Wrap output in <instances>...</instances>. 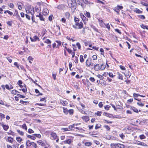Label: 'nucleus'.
<instances>
[{"label": "nucleus", "mask_w": 148, "mask_h": 148, "mask_svg": "<svg viewBox=\"0 0 148 148\" xmlns=\"http://www.w3.org/2000/svg\"><path fill=\"white\" fill-rule=\"evenodd\" d=\"M106 65L103 64H97L95 65V70L96 71H98L100 70H103L105 69L106 68Z\"/></svg>", "instance_id": "f257e3e1"}, {"label": "nucleus", "mask_w": 148, "mask_h": 148, "mask_svg": "<svg viewBox=\"0 0 148 148\" xmlns=\"http://www.w3.org/2000/svg\"><path fill=\"white\" fill-rule=\"evenodd\" d=\"M68 5L70 8H76V3L75 1L69 0L68 1Z\"/></svg>", "instance_id": "f03ea898"}, {"label": "nucleus", "mask_w": 148, "mask_h": 148, "mask_svg": "<svg viewBox=\"0 0 148 148\" xmlns=\"http://www.w3.org/2000/svg\"><path fill=\"white\" fill-rule=\"evenodd\" d=\"M123 7L122 6L118 5L116 7L114 8L113 10L119 14L120 12V9H122Z\"/></svg>", "instance_id": "7ed1b4c3"}, {"label": "nucleus", "mask_w": 148, "mask_h": 148, "mask_svg": "<svg viewBox=\"0 0 148 148\" xmlns=\"http://www.w3.org/2000/svg\"><path fill=\"white\" fill-rule=\"evenodd\" d=\"M112 144L119 148H125V146L124 145L118 143H112Z\"/></svg>", "instance_id": "20e7f679"}, {"label": "nucleus", "mask_w": 148, "mask_h": 148, "mask_svg": "<svg viewBox=\"0 0 148 148\" xmlns=\"http://www.w3.org/2000/svg\"><path fill=\"white\" fill-rule=\"evenodd\" d=\"M51 139L52 140H55L58 136L54 132H52L51 134Z\"/></svg>", "instance_id": "39448f33"}, {"label": "nucleus", "mask_w": 148, "mask_h": 148, "mask_svg": "<svg viewBox=\"0 0 148 148\" xmlns=\"http://www.w3.org/2000/svg\"><path fill=\"white\" fill-rule=\"evenodd\" d=\"M36 17H39L41 21H45V18L43 17V15L41 14L40 13L36 15Z\"/></svg>", "instance_id": "423d86ee"}, {"label": "nucleus", "mask_w": 148, "mask_h": 148, "mask_svg": "<svg viewBox=\"0 0 148 148\" xmlns=\"http://www.w3.org/2000/svg\"><path fill=\"white\" fill-rule=\"evenodd\" d=\"M91 58H88L86 60V65L87 67H88L90 66V65L91 62Z\"/></svg>", "instance_id": "0eeeda50"}, {"label": "nucleus", "mask_w": 148, "mask_h": 148, "mask_svg": "<svg viewBox=\"0 0 148 148\" xmlns=\"http://www.w3.org/2000/svg\"><path fill=\"white\" fill-rule=\"evenodd\" d=\"M16 16L17 18H18L19 21H21V18L20 17L19 15L18 14V12L17 11L15 10V12L13 14V16Z\"/></svg>", "instance_id": "6e6552de"}, {"label": "nucleus", "mask_w": 148, "mask_h": 148, "mask_svg": "<svg viewBox=\"0 0 148 148\" xmlns=\"http://www.w3.org/2000/svg\"><path fill=\"white\" fill-rule=\"evenodd\" d=\"M76 25H77L78 26V29H81L83 27V23L80 22L79 23H76L75 24Z\"/></svg>", "instance_id": "1a4fd4ad"}, {"label": "nucleus", "mask_w": 148, "mask_h": 148, "mask_svg": "<svg viewBox=\"0 0 148 148\" xmlns=\"http://www.w3.org/2000/svg\"><path fill=\"white\" fill-rule=\"evenodd\" d=\"M49 12V11L47 8H45L43 10L42 14L44 15L45 16L48 14Z\"/></svg>", "instance_id": "9d476101"}, {"label": "nucleus", "mask_w": 148, "mask_h": 148, "mask_svg": "<svg viewBox=\"0 0 148 148\" xmlns=\"http://www.w3.org/2000/svg\"><path fill=\"white\" fill-rule=\"evenodd\" d=\"M30 39L32 42H34L37 40H39V38H38L37 36H34L33 38L30 37Z\"/></svg>", "instance_id": "9b49d317"}, {"label": "nucleus", "mask_w": 148, "mask_h": 148, "mask_svg": "<svg viewBox=\"0 0 148 148\" xmlns=\"http://www.w3.org/2000/svg\"><path fill=\"white\" fill-rule=\"evenodd\" d=\"M82 118L86 122H87L89 120V117L88 116H82Z\"/></svg>", "instance_id": "f8f14e48"}, {"label": "nucleus", "mask_w": 148, "mask_h": 148, "mask_svg": "<svg viewBox=\"0 0 148 148\" xmlns=\"http://www.w3.org/2000/svg\"><path fill=\"white\" fill-rule=\"evenodd\" d=\"M37 143L40 145L42 146H45V143L41 140H39L37 141Z\"/></svg>", "instance_id": "ddd939ff"}, {"label": "nucleus", "mask_w": 148, "mask_h": 148, "mask_svg": "<svg viewBox=\"0 0 148 148\" xmlns=\"http://www.w3.org/2000/svg\"><path fill=\"white\" fill-rule=\"evenodd\" d=\"M1 125L3 127L4 130L5 131H7L9 128V126L8 125H5L3 123L1 124Z\"/></svg>", "instance_id": "4468645a"}, {"label": "nucleus", "mask_w": 148, "mask_h": 148, "mask_svg": "<svg viewBox=\"0 0 148 148\" xmlns=\"http://www.w3.org/2000/svg\"><path fill=\"white\" fill-rule=\"evenodd\" d=\"M73 141L71 139H68L66 140H65L64 143L65 144H70L72 143Z\"/></svg>", "instance_id": "2eb2a0df"}, {"label": "nucleus", "mask_w": 148, "mask_h": 148, "mask_svg": "<svg viewBox=\"0 0 148 148\" xmlns=\"http://www.w3.org/2000/svg\"><path fill=\"white\" fill-rule=\"evenodd\" d=\"M134 11L138 14H142L143 12L140 10L138 8H135L134 10Z\"/></svg>", "instance_id": "dca6fc26"}, {"label": "nucleus", "mask_w": 148, "mask_h": 148, "mask_svg": "<svg viewBox=\"0 0 148 148\" xmlns=\"http://www.w3.org/2000/svg\"><path fill=\"white\" fill-rule=\"evenodd\" d=\"M60 101L61 103L62 104L63 106H66L68 104V103L66 101H64L62 100H60Z\"/></svg>", "instance_id": "f3484780"}, {"label": "nucleus", "mask_w": 148, "mask_h": 148, "mask_svg": "<svg viewBox=\"0 0 148 148\" xmlns=\"http://www.w3.org/2000/svg\"><path fill=\"white\" fill-rule=\"evenodd\" d=\"M84 14L88 18H90V14L89 12L85 11L84 12Z\"/></svg>", "instance_id": "a211bd4d"}, {"label": "nucleus", "mask_w": 148, "mask_h": 148, "mask_svg": "<svg viewBox=\"0 0 148 148\" xmlns=\"http://www.w3.org/2000/svg\"><path fill=\"white\" fill-rule=\"evenodd\" d=\"M8 140L9 142L12 143L13 142V139L10 137H8Z\"/></svg>", "instance_id": "6ab92c4d"}, {"label": "nucleus", "mask_w": 148, "mask_h": 148, "mask_svg": "<svg viewBox=\"0 0 148 148\" xmlns=\"http://www.w3.org/2000/svg\"><path fill=\"white\" fill-rule=\"evenodd\" d=\"M92 144V143L90 142H86L84 143L85 146L89 147Z\"/></svg>", "instance_id": "aec40b11"}, {"label": "nucleus", "mask_w": 148, "mask_h": 148, "mask_svg": "<svg viewBox=\"0 0 148 148\" xmlns=\"http://www.w3.org/2000/svg\"><path fill=\"white\" fill-rule=\"evenodd\" d=\"M33 59L34 58L31 56H29L27 59L29 61V62L30 64H32V63L31 61H32Z\"/></svg>", "instance_id": "412c9836"}, {"label": "nucleus", "mask_w": 148, "mask_h": 148, "mask_svg": "<svg viewBox=\"0 0 148 148\" xmlns=\"http://www.w3.org/2000/svg\"><path fill=\"white\" fill-rule=\"evenodd\" d=\"M27 137L28 138H31V139L33 140H34L36 139L35 137L34 136V135H33L32 136H31V135H28L27 136Z\"/></svg>", "instance_id": "4be33fe9"}, {"label": "nucleus", "mask_w": 148, "mask_h": 148, "mask_svg": "<svg viewBox=\"0 0 148 148\" xmlns=\"http://www.w3.org/2000/svg\"><path fill=\"white\" fill-rule=\"evenodd\" d=\"M32 142H30L29 140H28L26 142V145L27 147H30L31 146Z\"/></svg>", "instance_id": "5701e85b"}, {"label": "nucleus", "mask_w": 148, "mask_h": 148, "mask_svg": "<svg viewBox=\"0 0 148 148\" xmlns=\"http://www.w3.org/2000/svg\"><path fill=\"white\" fill-rule=\"evenodd\" d=\"M77 1L78 4L82 6L83 3L84 2L83 0H77Z\"/></svg>", "instance_id": "b1692460"}, {"label": "nucleus", "mask_w": 148, "mask_h": 148, "mask_svg": "<svg viewBox=\"0 0 148 148\" xmlns=\"http://www.w3.org/2000/svg\"><path fill=\"white\" fill-rule=\"evenodd\" d=\"M95 65L93 63H91L90 65V66L89 67H90L92 69L94 68L95 70Z\"/></svg>", "instance_id": "393cba45"}, {"label": "nucleus", "mask_w": 148, "mask_h": 148, "mask_svg": "<svg viewBox=\"0 0 148 148\" xmlns=\"http://www.w3.org/2000/svg\"><path fill=\"white\" fill-rule=\"evenodd\" d=\"M140 27L141 28L143 29H146L148 30V26L145 25L143 24H141L140 25Z\"/></svg>", "instance_id": "a878e982"}, {"label": "nucleus", "mask_w": 148, "mask_h": 148, "mask_svg": "<svg viewBox=\"0 0 148 148\" xmlns=\"http://www.w3.org/2000/svg\"><path fill=\"white\" fill-rule=\"evenodd\" d=\"M11 93L12 94L16 95L17 93L19 92L16 90H14L12 91Z\"/></svg>", "instance_id": "bb28decb"}, {"label": "nucleus", "mask_w": 148, "mask_h": 148, "mask_svg": "<svg viewBox=\"0 0 148 148\" xmlns=\"http://www.w3.org/2000/svg\"><path fill=\"white\" fill-rule=\"evenodd\" d=\"M17 131L20 135L21 136H23V135L24 133L23 132L18 130H17Z\"/></svg>", "instance_id": "cd10ccee"}, {"label": "nucleus", "mask_w": 148, "mask_h": 148, "mask_svg": "<svg viewBox=\"0 0 148 148\" xmlns=\"http://www.w3.org/2000/svg\"><path fill=\"white\" fill-rule=\"evenodd\" d=\"M140 3L143 5L144 6H145L146 7H148V4L146 3H145L143 2V1H141L140 2Z\"/></svg>", "instance_id": "c85d7f7f"}, {"label": "nucleus", "mask_w": 148, "mask_h": 148, "mask_svg": "<svg viewBox=\"0 0 148 148\" xmlns=\"http://www.w3.org/2000/svg\"><path fill=\"white\" fill-rule=\"evenodd\" d=\"M80 61L82 63L84 62L83 56L82 55H81L80 56Z\"/></svg>", "instance_id": "c756f323"}, {"label": "nucleus", "mask_w": 148, "mask_h": 148, "mask_svg": "<svg viewBox=\"0 0 148 148\" xmlns=\"http://www.w3.org/2000/svg\"><path fill=\"white\" fill-rule=\"evenodd\" d=\"M102 113V112L101 111H98L97 112V113H95V114H96L98 116H100Z\"/></svg>", "instance_id": "7c9ffc66"}, {"label": "nucleus", "mask_w": 148, "mask_h": 148, "mask_svg": "<svg viewBox=\"0 0 148 148\" xmlns=\"http://www.w3.org/2000/svg\"><path fill=\"white\" fill-rule=\"evenodd\" d=\"M110 107V106L108 105H106L105 106H104V108L105 110H108L109 109V108Z\"/></svg>", "instance_id": "2f4dec72"}, {"label": "nucleus", "mask_w": 148, "mask_h": 148, "mask_svg": "<svg viewBox=\"0 0 148 148\" xmlns=\"http://www.w3.org/2000/svg\"><path fill=\"white\" fill-rule=\"evenodd\" d=\"M31 146H33V147H34L35 148H36V147H37L36 144V143H35L33 142H32Z\"/></svg>", "instance_id": "473e14b6"}, {"label": "nucleus", "mask_w": 148, "mask_h": 148, "mask_svg": "<svg viewBox=\"0 0 148 148\" xmlns=\"http://www.w3.org/2000/svg\"><path fill=\"white\" fill-rule=\"evenodd\" d=\"M16 140L19 143L21 142L22 141V138L19 137H16Z\"/></svg>", "instance_id": "72a5a7b5"}, {"label": "nucleus", "mask_w": 148, "mask_h": 148, "mask_svg": "<svg viewBox=\"0 0 148 148\" xmlns=\"http://www.w3.org/2000/svg\"><path fill=\"white\" fill-rule=\"evenodd\" d=\"M138 17L142 19H144L145 18V17L143 15H139Z\"/></svg>", "instance_id": "f704fd0d"}, {"label": "nucleus", "mask_w": 148, "mask_h": 148, "mask_svg": "<svg viewBox=\"0 0 148 148\" xmlns=\"http://www.w3.org/2000/svg\"><path fill=\"white\" fill-rule=\"evenodd\" d=\"M70 16V14L68 12H66L65 13V16L67 18H69Z\"/></svg>", "instance_id": "c9c22d12"}, {"label": "nucleus", "mask_w": 148, "mask_h": 148, "mask_svg": "<svg viewBox=\"0 0 148 148\" xmlns=\"http://www.w3.org/2000/svg\"><path fill=\"white\" fill-rule=\"evenodd\" d=\"M44 42L47 44H51V42L49 40L47 39L44 41Z\"/></svg>", "instance_id": "e433bc0d"}, {"label": "nucleus", "mask_w": 148, "mask_h": 148, "mask_svg": "<svg viewBox=\"0 0 148 148\" xmlns=\"http://www.w3.org/2000/svg\"><path fill=\"white\" fill-rule=\"evenodd\" d=\"M132 109L134 112H135L136 113L138 112V109L136 108L135 107H132Z\"/></svg>", "instance_id": "4c0bfd02"}, {"label": "nucleus", "mask_w": 148, "mask_h": 148, "mask_svg": "<svg viewBox=\"0 0 148 148\" xmlns=\"http://www.w3.org/2000/svg\"><path fill=\"white\" fill-rule=\"evenodd\" d=\"M33 135L35 137H36L38 138H40L41 137V135L39 134H33Z\"/></svg>", "instance_id": "58836bf2"}, {"label": "nucleus", "mask_w": 148, "mask_h": 148, "mask_svg": "<svg viewBox=\"0 0 148 148\" xmlns=\"http://www.w3.org/2000/svg\"><path fill=\"white\" fill-rule=\"evenodd\" d=\"M24 85H25V88H22V89H21V90L24 92H27V89L26 88V86L24 84Z\"/></svg>", "instance_id": "ea45409f"}, {"label": "nucleus", "mask_w": 148, "mask_h": 148, "mask_svg": "<svg viewBox=\"0 0 148 148\" xmlns=\"http://www.w3.org/2000/svg\"><path fill=\"white\" fill-rule=\"evenodd\" d=\"M63 112H64L65 114H67L68 113V111L66 109H65V108H64V107H63Z\"/></svg>", "instance_id": "a19ab883"}, {"label": "nucleus", "mask_w": 148, "mask_h": 148, "mask_svg": "<svg viewBox=\"0 0 148 148\" xmlns=\"http://www.w3.org/2000/svg\"><path fill=\"white\" fill-rule=\"evenodd\" d=\"M5 116L4 114L1 113V120H2V119H3L5 118Z\"/></svg>", "instance_id": "79ce46f5"}, {"label": "nucleus", "mask_w": 148, "mask_h": 148, "mask_svg": "<svg viewBox=\"0 0 148 148\" xmlns=\"http://www.w3.org/2000/svg\"><path fill=\"white\" fill-rule=\"evenodd\" d=\"M104 25L106 26V27L108 29H110V27L109 24L108 23L104 24Z\"/></svg>", "instance_id": "37998d69"}, {"label": "nucleus", "mask_w": 148, "mask_h": 148, "mask_svg": "<svg viewBox=\"0 0 148 148\" xmlns=\"http://www.w3.org/2000/svg\"><path fill=\"white\" fill-rule=\"evenodd\" d=\"M75 125V124H73L72 125L70 126L69 127V129H70L71 130L73 128H75V127L74 126Z\"/></svg>", "instance_id": "c03bdc74"}, {"label": "nucleus", "mask_w": 148, "mask_h": 148, "mask_svg": "<svg viewBox=\"0 0 148 148\" xmlns=\"http://www.w3.org/2000/svg\"><path fill=\"white\" fill-rule=\"evenodd\" d=\"M28 132L29 133L31 134L34 133V131L32 129H28Z\"/></svg>", "instance_id": "a18cd8bd"}, {"label": "nucleus", "mask_w": 148, "mask_h": 148, "mask_svg": "<svg viewBox=\"0 0 148 148\" xmlns=\"http://www.w3.org/2000/svg\"><path fill=\"white\" fill-rule=\"evenodd\" d=\"M110 146L111 148H119V147L112 144V143L110 144Z\"/></svg>", "instance_id": "49530a36"}, {"label": "nucleus", "mask_w": 148, "mask_h": 148, "mask_svg": "<svg viewBox=\"0 0 148 148\" xmlns=\"http://www.w3.org/2000/svg\"><path fill=\"white\" fill-rule=\"evenodd\" d=\"M140 138L141 139H144L146 137L143 134H142L140 136Z\"/></svg>", "instance_id": "de8ad7c7"}, {"label": "nucleus", "mask_w": 148, "mask_h": 148, "mask_svg": "<svg viewBox=\"0 0 148 148\" xmlns=\"http://www.w3.org/2000/svg\"><path fill=\"white\" fill-rule=\"evenodd\" d=\"M75 22L76 23H78L79 21V19L77 17H75L74 18Z\"/></svg>", "instance_id": "09e8293b"}, {"label": "nucleus", "mask_w": 148, "mask_h": 148, "mask_svg": "<svg viewBox=\"0 0 148 148\" xmlns=\"http://www.w3.org/2000/svg\"><path fill=\"white\" fill-rule=\"evenodd\" d=\"M118 78H119L120 79H123V76L121 74H118Z\"/></svg>", "instance_id": "8fccbe9b"}, {"label": "nucleus", "mask_w": 148, "mask_h": 148, "mask_svg": "<svg viewBox=\"0 0 148 148\" xmlns=\"http://www.w3.org/2000/svg\"><path fill=\"white\" fill-rule=\"evenodd\" d=\"M89 80L91 82H93L95 81V79L94 78L92 77H90L89 78Z\"/></svg>", "instance_id": "3c124183"}, {"label": "nucleus", "mask_w": 148, "mask_h": 148, "mask_svg": "<svg viewBox=\"0 0 148 148\" xmlns=\"http://www.w3.org/2000/svg\"><path fill=\"white\" fill-rule=\"evenodd\" d=\"M92 58L93 60H97V57L96 55H94L92 56Z\"/></svg>", "instance_id": "603ef678"}, {"label": "nucleus", "mask_w": 148, "mask_h": 148, "mask_svg": "<svg viewBox=\"0 0 148 148\" xmlns=\"http://www.w3.org/2000/svg\"><path fill=\"white\" fill-rule=\"evenodd\" d=\"M22 127L23 129H25L26 130H27V127L25 124H24L22 125Z\"/></svg>", "instance_id": "864d4df0"}, {"label": "nucleus", "mask_w": 148, "mask_h": 148, "mask_svg": "<svg viewBox=\"0 0 148 148\" xmlns=\"http://www.w3.org/2000/svg\"><path fill=\"white\" fill-rule=\"evenodd\" d=\"M17 95L19 97L21 98H25V96L22 95L20 94H18Z\"/></svg>", "instance_id": "5fc2aeb1"}, {"label": "nucleus", "mask_w": 148, "mask_h": 148, "mask_svg": "<svg viewBox=\"0 0 148 148\" xmlns=\"http://www.w3.org/2000/svg\"><path fill=\"white\" fill-rule=\"evenodd\" d=\"M137 104L139 106H144V104L143 103H142L140 102H137Z\"/></svg>", "instance_id": "6e6d98bb"}, {"label": "nucleus", "mask_w": 148, "mask_h": 148, "mask_svg": "<svg viewBox=\"0 0 148 148\" xmlns=\"http://www.w3.org/2000/svg\"><path fill=\"white\" fill-rule=\"evenodd\" d=\"M68 112L70 114H72L73 113V110L72 109L69 110Z\"/></svg>", "instance_id": "4d7b16f0"}, {"label": "nucleus", "mask_w": 148, "mask_h": 148, "mask_svg": "<svg viewBox=\"0 0 148 148\" xmlns=\"http://www.w3.org/2000/svg\"><path fill=\"white\" fill-rule=\"evenodd\" d=\"M62 130H64L65 131H69L70 129H69V128H62L61 129Z\"/></svg>", "instance_id": "13d9d810"}, {"label": "nucleus", "mask_w": 148, "mask_h": 148, "mask_svg": "<svg viewBox=\"0 0 148 148\" xmlns=\"http://www.w3.org/2000/svg\"><path fill=\"white\" fill-rule=\"evenodd\" d=\"M6 58L11 63L12 62V59L10 58V57H6Z\"/></svg>", "instance_id": "bf43d9fd"}, {"label": "nucleus", "mask_w": 148, "mask_h": 148, "mask_svg": "<svg viewBox=\"0 0 148 148\" xmlns=\"http://www.w3.org/2000/svg\"><path fill=\"white\" fill-rule=\"evenodd\" d=\"M103 104L102 103V102H99L98 104V106H99V107L100 108H101L103 107Z\"/></svg>", "instance_id": "052dcab7"}, {"label": "nucleus", "mask_w": 148, "mask_h": 148, "mask_svg": "<svg viewBox=\"0 0 148 148\" xmlns=\"http://www.w3.org/2000/svg\"><path fill=\"white\" fill-rule=\"evenodd\" d=\"M38 105L39 106H44L45 104H44L43 103H36L35 104V105Z\"/></svg>", "instance_id": "680f3d73"}, {"label": "nucleus", "mask_w": 148, "mask_h": 148, "mask_svg": "<svg viewBox=\"0 0 148 148\" xmlns=\"http://www.w3.org/2000/svg\"><path fill=\"white\" fill-rule=\"evenodd\" d=\"M76 45L78 47V49H80L81 47L80 44L79 42H77Z\"/></svg>", "instance_id": "e2e57ef3"}, {"label": "nucleus", "mask_w": 148, "mask_h": 148, "mask_svg": "<svg viewBox=\"0 0 148 148\" xmlns=\"http://www.w3.org/2000/svg\"><path fill=\"white\" fill-rule=\"evenodd\" d=\"M109 75V76L110 77H114V75L112 73H107Z\"/></svg>", "instance_id": "0e129e2a"}, {"label": "nucleus", "mask_w": 148, "mask_h": 148, "mask_svg": "<svg viewBox=\"0 0 148 148\" xmlns=\"http://www.w3.org/2000/svg\"><path fill=\"white\" fill-rule=\"evenodd\" d=\"M40 10V9L39 10V8L38 7H36L35 8V11L36 12H38Z\"/></svg>", "instance_id": "69168bd1"}, {"label": "nucleus", "mask_w": 148, "mask_h": 148, "mask_svg": "<svg viewBox=\"0 0 148 148\" xmlns=\"http://www.w3.org/2000/svg\"><path fill=\"white\" fill-rule=\"evenodd\" d=\"M6 12L7 13L9 14L10 15H11L13 14V13L12 12L10 11L9 10H6Z\"/></svg>", "instance_id": "338daca9"}, {"label": "nucleus", "mask_w": 148, "mask_h": 148, "mask_svg": "<svg viewBox=\"0 0 148 148\" xmlns=\"http://www.w3.org/2000/svg\"><path fill=\"white\" fill-rule=\"evenodd\" d=\"M94 142L97 145H99L100 144L99 142L97 140H94Z\"/></svg>", "instance_id": "774afa93"}]
</instances>
